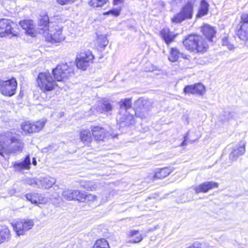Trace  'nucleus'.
Wrapping results in <instances>:
<instances>
[{
	"label": "nucleus",
	"mask_w": 248,
	"mask_h": 248,
	"mask_svg": "<svg viewBox=\"0 0 248 248\" xmlns=\"http://www.w3.org/2000/svg\"><path fill=\"white\" fill-rule=\"evenodd\" d=\"M37 82L40 89L44 93L51 91L56 86H58L51 74L48 71L39 73Z\"/></svg>",
	"instance_id": "obj_6"
},
{
	"label": "nucleus",
	"mask_w": 248,
	"mask_h": 248,
	"mask_svg": "<svg viewBox=\"0 0 248 248\" xmlns=\"http://www.w3.org/2000/svg\"><path fill=\"white\" fill-rule=\"evenodd\" d=\"M129 238V242L132 243H139L143 239L142 235L138 231L132 230L127 234Z\"/></svg>",
	"instance_id": "obj_28"
},
{
	"label": "nucleus",
	"mask_w": 248,
	"mask_h": 248,
	"mask_svg": "<svg viewBox=\"0 0 248 248\" xmlns=\"http://www.w3.org/2000/svg\"><path fill=\"white\" fill-rule=\"evenodd\" d=\"M77 0H56L58 3L62 5L71 4Z\"/></svg>",
	"instance_id": "obj_41"
},
{
	"label": "nucleus",
	"mask_w": 248,
	"mask_h": 248,
	"mask_svg": "<svg viewBox=\"0 0 248 248\" xmlns=\"http://www.w3.org/2000/svg\"><path fill=\"white\" fill-rule=\"evenodd\" d=\"M187 136H185L184 137V140L181 143V144L180 145L181 146H184L186 144V141L187 140Z\"/></svg>",
	"instance_id": "obj_45"
},
{
	"label": "nucleus",
	"mask_w": 248,
	"mask_h": 248,
	"mask_svg": "<svg viewBox=\"0 0 248 248\" xmlns=\"http://www.w3.org/2000/svg\"><path fill=\"white\" fill-rule=\"evenodd\" d=\"M82 194L83 196L82 197L81 202H94L97 199V196L91 194L86 195L83 193H82Z\"/></svg>",
	"instance_id": "obj_37"
},
{
	"label": "nucleus",
	"mask_w": 248,
	"mask_h": 248,
	"mask_svg": "<svg viewBox=\"0 0 248 248\" xmlns=\"http://www.w3.org/2000/svg\"><path fill=\"white\" fill-rule=\"evenodd\" d=\"M171 172L172 170L170 168H162L155 173L154 177L162 179L168 176Z\"/></svg>",
	"instance_id": "obj_31"
},
{
	"label": "nucleus",
	"mask_w": 248,
	"mask_h": 248,
	"mask_svg": "<svg viewBox=\"0 0 248 248\" xmlns=\"http://www.w3.org/2000/svg\"><path fill=\"white\" fill-rule=\"evenodd\" d=\"M39 182V178H29L26 180V183L27 184L31 186L36 185L38 188H40Z\"/></svg>",
	"instance_id": "obj_38"
},
{
	"label": "nucleus",
	"mask_w": 248,
	"mask_h": 248,
	"mask_svg": "<svg viewBox=\"0 0 248 248\" xmlns=\"http://www.w3.org/2000/svg\"><path fill=\"white\" fill-rule=\"evenodd\" d=\"M39 181L40 186V188H49L56 183V180L50 177H40Z\"/></svg>",
	"instance_id": "obj_24"
},
{
	"label": "nucleus",
	"mask_w": 248,
	"mask_h": 248,
	"mask_svg": "<svg viewBox=\"0 0 248 248\" xmlns=\"http://www.w3.org/2000/svg\"><path fill=\"white\" fill-rule=\"evenodd\" d=\"M92 132L94 140L96 141L103 140L107 137V132L102 127L95 126L92 129Z\"/></svg>",
	"instance_id": "obj_22"
},
{
	"label": "nucleus",
	"mask_w": 248,
	"mask_h": 248,
	"mask_svg": "<svg viewBox=\"0 0 248 248\" xmlns=\"http://www.w3.org/2000/svg\"><path fill=\"white\" fill-rule=\"evenodd\" d=\"M84 187L88 190H93L97 187V185L93 182H89L86 183Z\"/></svg>",
	"instance_id": "obj_40"
},
{
	"label": "nucleus",
	"mask_w": 248,
	"mask_h": 248,
	"mask_svg": "<svg viewBox=\"0 0 248 248\" xmlns=\"http://www.w3.org/2000/svg\"><path fill=\"white\" fill-rule=\"evenodd\" d=\"M120 111L117 116V121L120 124H124V125H129L134 124V117L127 111L131 108V101L130 99H124L119 102Z\"/></svg>",
	"instance_id": "obj_3"
},
{
	"label": "nucleus",
	"mask_w": 248,
	"mask_h": 248,
	"mask_svg": "<svg viewBox=\"0 0 248 248\" xmlns=\"http://www.w3.org/2000/svg\"><path fill=\"white\" fill-rule=\"evenodd\" d=\"M201 31L209 41L213 42L212 39L216 33L214 27L209 25L205 24L202 27Z\"/></svg>",
	"instance_id": "obj_23"
},
{
	"label": "nucleus",
	"mask_w": 248,
	"mask_h": 248,
	"mask_svg": "<svg viewBox=\"0 0 248 248\" xmlns=\"http://www.w3.org/2000/svg\"><path fill=\"white\" fill-rule=\"evenodd\" d=\"M43 34L46 40L51 43L62 42L65 38V36L62 33V27L56 24H53L50 28H46Z\"/></svg>",
	"instance_id": "obj_4"
},
{
	"label": "nucleus",
	"mask_w": 248,
	"mask_h": 248,
	"mask_svg": "<svg viewBox=\"0 0 248 248\" xmlns=\"http://www.w3.org/2000/svg\"><path fill=\"white\" fill-rule=\"evenodd\" d=\"M218 186L217 183L213 181L204 182L198 186H193V189L196 194L200 193H206L209 190Z\"/></svg>",
	"instance_id": "obj_16"
},
{
	"label": "nucleus",
	"mask_w": 248,
	"mask_h": 248,
	"mask_svg": "<svg viewBox=\"0 0 248 248\" xmlns=\"http://www.w3.org/2000/svg\"><path fill=\"white\" fill-rule=\"evenodd\" d=\"M32 164H33L34 165H36V164H37V162H36V160H35V158H33V159Z\"/></svg>",
	"instance_id": "obj_47"
},
{
	"label": "nucleus",
	"mask_w": 248,
	"mask_h": 248,
	"mask_svg": "<svg viewBox=\"0 0 248 248\" xmlns=\"http://www.w3.org/2000/svg\"><path fill=\"white\" fill-rule=\"evenodd\" d=\"M107 2L108 0H90L89 4L93 8H97L103 6Z\"/></svg>",
	"instance_id": "obj_33"
},
{
	"label": "nucleus",
	"mask_w": 248,
	"mask_h": 248,
	"mask_svg": "<svg viewBox=\"0 0 248 248\" xmlns=\"http://www.w3.org/2000/svg\"><path fill=\"white\" fill-rule=\"evenodd\" d=\"M0 145L2 149L8 153L17 154L22 152L24 143L10 132H7L0 136Z\"/></svg>",
	"instance_id": "obj_1"
},
{
	"label": "nucleus",
	"mask_w": 248,
	"mask_h": 248,
	"mask_svg": "<svg viewBox=\"0 0 248 248\" xmlns=\"http://www.w3.org/2000/svg\"><path fill=\"white\" fill-rule=\"evenodd\" d=\"M17 85L16 80L14 78L6 80L0 79V92L6 96L11 97L15 95Z\"/></svg>",
	"instance_id": "obj_8"
},
{
	"label": "nucleus",
	"mask_w": 248,
	"mask_h": 248,
	"mask_svg": "<svg viewBox=\"0 0 248 248\" xmlns=\"http://www.w3.org/2000/svg\"><path fill=\"white\" fill-rule=\"evenodd\" d=\"M49 17L47 15L40 16L39 19L38 25L40 29L39 33L43 34V32L45 31L46 28H50L53 24H49Z\"/></svg>",
	"instance_id": "obj_25"
},
{
	"label": "nucleus",
	"mask_w": 248,
	"mask_h": 248,
	"mask_svg": "<svg viewBox=\"0 0 248 248\" xmlns=\"http://www.w3.org/2000/svg\"><path fill=\"white\" fill-rule=\"evenodd\" d=\"M160 34L165 43L168 45L173 42L175 37L174 32L171 31L169 29L162 30Z\"/></svg>",
	"instance_id": "obj_27"
},
{
	"label": "nucleus",
	"mask_w": 248,
	"mask_h": 248,
	"mask_svg": "<svg viewBox=\"0 0 248 248\" xmlns=\"http://www.w3.org/2000/svg\"><path fill=\"white\" fill-rule=\"evenodd\" d=\"M18 34L19 28L17 24L8 19H0V37L11 38L17 36Z\"/></svg>",
	"instance_id": "obj_7"
},
{
	"label": "nucleus",
	"mask_w": 248,
	"mask_h": 248,
	"mask_svg": "<svg viewBox=\"0 0 248 248\" xmlns=\"http://www.w3.org/2000/svg\"><path fill=\"white\" fill-rule=\"evenodd\" d=\"M122 0H114V3L116 4H117L118 3L121 2Z\"/></svg>",
	"instance_id": "obj_46"
},
{
	"label": "nucleus",
	"mask_w": 248,
	"mask_h": 248,
	"mask_svg": "<svg viewBox=\"0 0 248 248\" xmlns=\"http://www.w3.org/2000/svg\"><path fill=\"white\" fill-rule=\"evenodd\" d=\"M109 13H111L115 16H118L120 14V10H112L108 12Z\"/></svg>",
	"instance_id": "obj_43"
},
{
	"label": "nucleus",
	"mask_w": 248,
	"mask_h": 248,
	"mask_svg": "<svg viewBox=\"0 0 248 248\" xmlns=\"http://www.w3.org/2000/svg\"><path fill=\"white\" fill-rule=\"evenodd\" d=\"M186 248H212V247L210 246L205 243H201L198 241H196L192 244L191 245L187 247Z\"/></svg>",
	"instance_id": "obj_36"
},
{
	"label": "nucleus",
	"mask_w": 248,
	"mask_h": 248,
	"mask_svg": "<svg viewBox=\"0 0 248 248\" xmlns=\"http://www.w3.org/2000/svg\"><path fill=\"white\" fill-rule=\"evenodd\" d=\"M209 4L205 1L202 0L201 2L199 10L196 15L197 18H200L205 15H206L209 10Z\"/></svg>",
	"instance_id": "obj_30"
},
{
	"label": "nucleus",
	"mask_w": 248,
	"mask_h": 248,
	"mask_svg": "<svg viewBox=\"0 0 248 248\" xmlns=\"http://www.w3.org/2000/svg\"><path fill=\"white\" fill-rule=\"evenodd\" d=\"M34 223L31 219H22L17 221L13 225L14 229L18 236L24 235L25 232L31 229Z\"/></svg>",
	"instance_id": "obj_11"
},
{
	"label": "nucleus",
	"mask_w": 248,
	"mask_h": 248,
	"mask_svg": "<svg viewBox=\"0 0 248 248\" xmlns=\"http://www.w3.org/2000/svg\"><path fill=\"white\" fill-rule=\"evenodd\" d=\"M185 48L194 53L204 52L206 51L208 45L204 40L200 36L191 34L184 41Z\"/></svg>",
	"instance_id": "obj_2"
},
{
	"label": "nucleus",
	"mask_w": 248,
	"mask_h": 248,
	"mask_svg": "<svg viewBox=\"0 0 248 248\" xmlns=\"http://www.w3.org/2000/svg\"><path fill=\"white\" fill-rule=\"evenodd\" d=\"M20 25L28 34L33 35L34 29L32 21L29 20L22 21L20 22Z\"/></svg>",
	"instance_id": "obj_26"
},
{
	"label": "nucleus",
	"mask_w": 248,
	"mask_h": 248,
	"mask_svg": "<svg viewBox=\"0 0 248 248\" xmlns=\"http://www.w3.org/2000/svg\"><path fill=\"white\" fill-rule=\"evenodd\" d=\"M193 13V7L190 5H186L182 8L179 13L171 18V21L175 23H181L185 20L191 19Z\"/></svg>",
	"instance_id": "obj_12"
},
{
	"label": "nucleus",
	"mask_w": 248,
	"mask_h": 248,
	"mask_svg": "<svg viewBox=\"0 0 248 248\" xmlns=\"http://www.w3.org/2000/svg\"><path fill=\"white\" fill-rule=\"evenodd\" d=\"M180 52L176 48H171L169 59L170 61L174 62L178 60Z\"/></svg>",
	"instance_id": "obj_34"
},
{
	"label": "nucleus",
	"mask_w": 248,
	"mask_h": 248,
	"mask_svg": "<svg viewBox=\"0 0 248 248\" xmlns=\"http://www.w3.org/2000/svg\"><path fill=\"white\" fill-rule=\"evenodd\" d=\"M94 56L89 50L79 54L77 57L76 65L78 68L85 70L93 62Z\"/></svg>",
	"instance_id": "obj_9"
},
{
	"label": "nucleus",
	"mask_w": 248,
	"mask_h": 248,
	"mask_svg": "<svg viewBox=\"0 0 248 248\" xmlns=\"http://www.w3.org/2000/svg\"><path fill=\"white\" fill-rule=\"evenodd\" d=\"M26 198L28 201L35 204H46L48 201V198L41 194L33 193L27 194Z\"/></svg>",
	"instance_id": "obj_17"
},
{
	"label": "nucleus",
	"mask_w": 248,
	"mask_h": 248,
	"mask_svg": "<svg viewBox=\"0 0 248 248\" xmlns=\"http://www.w3.org/2000/svg\"><path fill=\"white\" fill-rule=\"evenodd\" d=\"M112 109V105L108 100L103 99L97 104L96 110L100 113L109 112Z\"/></svg>",
	"instance_id": "obj_20"
},
{
	"label": "nucleus",
	"mask_w": 248,
	"mask_h": 248,
	"mask_svg": "<svg viewBox=\"0 0 248 248\" xmlns=\"http://www.w3.org/2000/svg\"><path fill=\"white\" fill-rule=\"evenodd\" d=\"M16 171H21L24 170H29L31 165L29 155L26 156L25 159L20 162H13L12 163Z\"/></svg>",
	"instance_id": "obj_19"
},
{
	"label": "nucleus",
	"mask_w": 248,
	"mask_h": 248,
	"mask_svg": "<svg viewBox=\"0 0 248 248\" xmlns=\"http://www.w3.org/2000/svg\"><path fill=\"white\" fill-rule=\"evenodd\" d=\"M240 24V27L237 35L241 40L246 41L248 45V14H242Z\"/></svg>",
	"instance_id": "obj_13"
},
{
	"label": "nucleus",
	"mask_w": 248,
	"mask_h": 248,
	"mask_svg": "<svg viewBox=\"0 0 248 248\" xmlns=\"http://www.w3.org/2000/svg\"><path fill=\"white\" fill-rule=\"evenodd\" d=\"M0 155H1V156H3L2 153L1 152H0Z\"/></svg>",
	"instance_id": "obj_48"
},
{
	"label": "nucleus",
	"mask_w": 248,
	"mask_h": 248,
	"mask_svg": "<svg viewBox=\"0 0 248 248\" xmlns=\"http://www.w3.org/2000/svg\"><path fill=\"white\" fill-rule=\"evenodd\" d=\"M46 123V120L44 119L33 123L27 121L22 124V129L29 133L38 132L44 127Z\"/></svg>",
	"instance_id": "obj_14"
},
{
	"label": "nucleus",
	"mask_w": 248,
	"mask_h": 248,
	"mask_svg": "<svg viewBox=\"0 0 248 248\" xmlns=\"http://www.w3.org/2000/svg\"><path fill=\"white\" fill-rule=\"evenodd\" d=\"M222 46H226L229 50H232L234 48L233 45L229 42L227 36H225L222 39Z\"/></svg>",
	"instance_id": "obj_39"
},
{
	"label": "nucleus",
	"mask_w": 248,
	"mask_h": 248,
	"mask_svg": "<svg viewBox=\"0 0 248 248\" xmlns=\"http://www.w3.org/2000/svg\"><path fill=\"white\" fill-rule=\"evenodd\" d=\"M150 102L140 98L135 102V114L137 117L141 119L146 118L150 109Z\"/></svg>",
	"instance_id": "obj_10"
},
{
	"label": "nucleus",
	"mask_w": 248,
	"mask_h": 248,
	"mask_svg": "<svg viewBox=\"0 0 248 248\" xmlns=\"http://www.w3.org/2000/svg\"><path fill=\"white\" fill-rule=\"evenodd\" d=\"M81 140L85 144L90 143L92 140L91 134L89 130H82L80 133Z\"/></svg>",
	"instance_id": "obj_32"
},
{
	"label": "nucleus",
	"mask_w": 248,
	"mask_h": 248,
	"mask_svg": "<svg viewBox=\"0 0 248 248\" xmlns=\"http://www.w3.org/2000/svg\"><path fill=\"white\" fill-rule=\"evenodd\" d=\"M10 238L9 230L5 226H0V244L8 241Z\"/></svg>",
	"instance_id": "obj_29"
},
{
	"label": "nucleus",
	"mask_w": 248,
	"mask_h": 248,
	"mask_svg": "<svg viewBox=\"0 0 248 248\" xmlns=\"http://www.w3.org/2000/svg\"><path fill=\"white\" fill-rule=\"evenodd\" d=\"M74 63L73 62L59 64L52 71L55 81H62L74 75Z\"/></svg>",
	"instance_id": "obj_5"
},
{
	"label": "nucleus",
	"mask_w": 248,
	"mask_h": 248,
	"mask_svg": "<svg viewBox=\"0 0 248 248\" xmlns=\"http://www.w3.org/2000/svg\"><path fill=\"white\" fill-rule=\"evenodd\" d=\"M184 92L186 94L190 93L202 96L205 93V88L201 83H198L186 86L184 89Z\"/></svg>",
	"instance_id": "obj_15"
},
{
	"label": "nucleus",
	"mask_w": 248,
	"mask_h": 248,
	"mask_svg": "<svg viewBox=\"0 0 248 248\" xmlns=\"http://www.w3.org/2000/svg\"><path fill=\"white\" fill-rule=\"evenodd\" d=\"M98 42L100 43L101 47H105L108 44V41L105 36H102L101 38L98 39Z\"/></svg>",
	"instance_id": "obj_42"
},
{
	"label": "nucleus",
	"mask_w": 248,
	"mask_h": 248,
	"mask_svg": "<svg viewBox=\"0 0 248 248\" xmlns=\"http://www.w3.org/2000/svg\"><path fill=\"white\" fill-rule=\"evenodd\" d=\"M245 153V145H236L232 149L229 155V159L232 161L237 160L239 156L243 155Z\"/></svg>",
	"instance_id": "obj_21"
},
{
	"label": "nucleus",
	"mask_w": 248,
	"mask_h": 248,
	"mask_svg": "<svg viewBox=\"0 0 248 248\" xmlns=\"http://www.w3.org/2000/svg\"><path fill=\"white\" fill-rule=\"evenodd\" d=\"M116 137V135H114L113 137L115 138Z\"/></svg>",
	"instance_id": "obj_49"
},
{
	"label": "nucleus",
	"mask_w": 248,
	"mask_h": 248,
	"mask_svg": "<svg viewBox=\"0 0 248 248\" xmlns=\"http://www.w3.org/2000/svg\"><path fill=\"white\" fill-rule=\"evenodd\" d=\"M62 197L67 200H78L82 201V197L83 195L78 190H66L63 191Z\"/></svg>",
	"instance_id": "obj_18"
},
{
	"label": "nucleus",
	"mask_w": 248,
	"mask_h": 248,
	"mask_svg": "<svg viewBox=\"0 0 248 248\" xmlns=\"http://www.w3.org/2000/svg\"><path fill=\"white\" fill-rule=\"evenodd\" d=\"M93 248H109V245L107 241L102 238L96 241Z\"/></svg>",
	"instance_id": "obj_35"
},
{
	"label": "nucleus",
	"mask_w": 248,
	"mask_h": 248,
	"mask_svg": "<svg viewBox=\"0 0 248 248\" xmlns=\"http://www.w3.org/2000/svg\"><path fill=\"white\" fill-rule=\"evenodd\" d=\"M196 0H187V3L186 5H190L193 7L194 4Z\"/></svg>",
	"instance_id": "obj_44"
}]
</instances>
